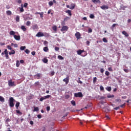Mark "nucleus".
Wrapping results in <instances>:
<instances>
[{
    "label": "nucleus",
    "mask_w": 131,
    "mask_h": 131,
    "mask_svg": "<svg viewBox=\"0 0 131 131\" xmlns=\"http://www.w3.org/2000/svg\"><path fill=\"white\" fill-rule=\"evenodd\" d=\"M9 34L10 35H13V37L15 40H20L21 39L20 35H16V32H15L14 31H11L9 33Z\"/></svg>",
    "instance_id": "1"
},
{
    "label": "nucleus",
    "mask_w": 131,
    "mask_h": 131,
    "mask_svg": "<svg viewBox=\"0 0 131 131\" xmlns=\"http://www.w3.org/2000/svg\"><path fill=\"white\" fill-rule=\"evenodd\" d=\"M14 98L13 97H10L9 98V106L10 107H11L12 108H13V107H14V106H15V104H14Z\"/></svg>",
    "instance_id": "2"
},
{
    "label": "nucleus",
    "mask_w": 131,
    "mask_h": 131,
    "mask_svg": "<svg viewBox=\"0 0 131 131\" xmlns=\"http://www.w3.org/2000/svg\"><path fill=\"white\" fill-rule=\"evenodd\" d=\"M74 97L76 98H82V97H83V95L81 92H78L74 94Z\"/></svg>",
    "instance_id": "3"
},
{
    "label": "nucleus",
    "mask_w": 131,
    "mask_h": 131,
    "mask_svg": "<svg viewBox=\"0 0 131 131\" xmlns=\"http://www.w3.org/2000/svg\"><path fill=\"white\" fill-rule=\"evenodd\" d=\"M8 82L9 86H16V84H15V82L12 81V79L8 80Z\"/></svg>",
    "instance_id": "4"
},
{
    "label": "nucleus",
    "mask_w": 131,
    "mask_h": 131,
    "mask_svg": "<svg viewBox=\"0 0 131 131\" xmlns=\"http://www.w3.org/2000/svg\"><path fill=\"white\" fill-rule=\"evenodd\" d=\"M69 28L67 26H63L62 27L61 29H60V31L63 32L64 31H67L68 30V29Z\"/></svg>",
    "instance_id": "5"
},
{
    "label": "nucleus",
    "mask_w": 131,
    "mask_h": 131,
    "mask_svg": "<svg viewBox=\"0 0 131 131\" xmlns=\"http://www.w3.org/2000/svg\"><path fill=\"white\" fill-rule=\"evenodd\" d=\"M37 37H42V36H45V34L41 32H38L36 35Z\"/></svg>",
    "instance_id": "6"
},
{
    "label": "nucleus",
    "mask_w": 131,
    "mask_h": 131,
    "mask_svg": "<svg viewBox=\"0 0 131 131\" xmlns=\"http://www.w3.org/2000/svg\"><path fill=\"white\" fill-rule=\"evenodd\" d=\"M75 36L78 39H80V37L81 36V34H80V33L79 32H77L75 34Z\"/></svg>",
    "instance_id": "7"
},
{
    "label": "nucleus",
    "mask_w": 131,
    "mask_h": 131,
    "mask_svg": "<svg viewBox=\"0 0 131 131\" xmlns=\"http://www.w3.org/2000/svg\"><path fill=\"white\" fill-rule=\"evenodd\" d=\"M41 74L40 73H37L36 75H34V77L35 78H36L37 79H39L40 77H41Z\"/></svg>",
    "instance_id": "8"
},
{
    "label": "nucleus",
    "mask_w": 131,
    "mask_h": 131,
    "mask_svg": "<svg viewBox=\"0 0 131 131\" xmlns=\"http://www.w3.org/2000/svg\"><path fill=\"white\" fill-rule=\"evenodd\" d=\"M63 81L66 82V84H68V83L69 82V76H68L66 78L63 79Z\"/></svg>",
    "instance_id": "9"
},
{
    "label": "nucleus",
    "mask_w": 131,
    "mask_h": 131,
    "mask_svg": "<svg viewBox=\"0 0 131 131\" xmlns=\"http://www.w3.org/2000/svg\"><path fill=\"white\" fill-rule=\"evenodd\" d=\"M100 8L102 10H108V9H109V6L107 5H103L101 6Z\"/></svg>",
    "instance_id": "10"
},
{
    "label": "nucleus",
    "mask_w": 131,
    "mask_h": 131,
    "mask_svg": "<svg viewBox=\"0 0 131 131\" xmlns=\"http://www.w3.org/2000/svg\"><path fill=\"white\" fill-rule=\"evenodd\" d=\"M82 53H84V50H78L77 51V55H81V54H82Z\"/></svg>",
    "instance_id": "11"
},
{
    "label": "nucleus",
    "mask_w": 131,
    "mask_h": 131,
    "mask_svg": "<svg viewBox=\"0 0 131 131\" xmlns=\"http://www.w3.org/2000/svg\"><path fill=\"white\" fill-rule=\"evenodd\" d=\"M32 28L33 30L38 29V26L37 24L33 25L32 27Z\"/></svg>",
    "instance_id": "12"
},
{
    "label": "nucleus",
    "mask_w": 131,
    "mask_h": 131,
    "mask_svg": "<svg viewBox=\"0 0 131 131\" xmlns=\"http://www.w3.org/2000/svg\"><path fill=\"white\" fill-rule=\"evenodd\" d=\"M65 13L68 14L69 16H70V17L72 16V13H71V10H67L65 11Z\"/></svg>",
    "instance_id": "13"
},
{
    "label": "nucleus",
    "mask_w": 131,
    "mask_h": 131,
    "mask_svg": "<svg viewBox=\"0 0 131 131\" xmlns=\"http://www.w3.org/2000/svg\"><path fill=\"white\" fill-rule=\"evenodd\" d=\"M92 2L94 4H101V1L100 0H92Z\"/></svg>",
    "instance_id": "14"
},
{
    "label": "nucleus",
    "mask_w": 131,
    "mask_h": 131,
    "mask_svg": "<svg viewBox=\"0 0 131 131\" xmlns=\"http://www.w3.org/2000/svg\"><path fill=\"white\" fill-rule=\"evenodd\" d=\"M122 34H123V35H125V36H126V37H128L129 35L128 34L125 32V31H123L122 32Z\"/></svg>",
    "instance_id": "15"
},
{
    "label": "nucleus",
    "mask_w": 131,
    "mask_h": 131,
    "mask_svg": "<svg viewBox=\"0 0 131 131\" xmlns=\"http://www.w3.org/2000/svg\"><path fill=\"white\" fill-rule=\"evenodd\" d=\"M75 8V5L73 3H72L71 4V6H70V10H73L74 8Z\"/></svg>",
    "instance_id": "16"
},
{
    "label": "nucleus",
    "mask_w": 131,
    "mask_h": 131,
    "mask_svg": "<svg viewBox=\"0 0 131 131\" xmlns=\"http://www.w3.org/2000/svg\"><path fill=\"white\" fill-rule=\"evenodd\" d=\"M9 55H15L16 52L14 50H12L11 52L9 53Z\"/></svg>",
    "instance_id": "17"
},
{
    "label": "nucleus",
    "mask_w": 131,
    "mask_h": 131,
    "mask_svg": "<svg viewBox=\"0 0 131 131\" xmlns=\"http://www.w3.org/2000/svg\"><path fill=\"white\" fill-rule=\"evenodd\" d=\"M19 9L21 13H23V12H24V9L23 8V4H21V7H19Z\"/></svg>",
    "instance_id": "18"
},
{
    "label": "nucleus",
    "mask_w": 131,
    "mask_h": 131,
    "mask_svg": "<svg viewBox=\"0 0 131 131\" xmlns=\"http://www.w3.org/2000/svg\"><path fill=\"white\" fill-rule=\"evenodd\" d=\"M21 29L23 31H26V30H27V29H26V27H25V26H21Z\"/></svg>",
    "instance_id": "19"
},
{
    "label": "nucleus",
    "mask_w": 131,
    "mask_h": 131,
    "mask_svg": "<svg viewBox=\"0 0 131 131\" xmlns=\"http://www.w3.org/2000/svg\"><path fill=\"white\" fill-rule=\"evenodd\" d=\"M6 14L8 16H11V15H12V12L10 10H8L6 11Z\"/></svg>",
    "instance_id": "20"
},
{
    "label": "nucleus",
    "mask_w": 131,
    "mask_h": 131,
    "mask_svg": "<svg viewBox=\"0 0 131 131\" xmlns=\"http://www.w3.org/2000/svg\"><path fill=\"white\" fill-rule=\"evenodd\" d=\"M19 106H20V102H16V103L15 104L16 108L18 109Z\"/></svg>",
    "instance_id": "21"
},
{
    "label": "nucleus",
    "mask_w": 131,
    "mask_h": 131,
    "mask_svg": "<svg viewBox=\"0 0 131 131\" xmlns=\"http://www.w3.org/2000/svg\"><path fill=\"white\" fill-rule=\"evenodd\" d=\"M15 20L16 21V22H20V16H19L18 15H17L16 18H15Z\"/></svg>",
    "instance_id": "22"
},
{
    "label": "nucleus",
    "mask_w": 131,
    "mask_h": 131,
    "mask_svg": "<svg viewBox=\"0 0 131 131\" xmlns=\"http://www.w3.org/2000/svg\"><path fill=\"white\" fill-rule=\"evenodd\" d=\"M71 103L72 104V105H73V106H76V103H75V101L74 100H72L71 101Z\"/></svg>",
    "instance_id": "23"
},
{
    "label": "nucleus",
    "mask_w": 131,
    "mask_h": 131,
    "mask_svg": "<svg viewBox=\"0 0 131 131\" xmlns=\"http://www.w3.org/2000/svg\"><path fill=\"white\" fill-rule=\"evenodd\" d=\"M37 14L40 15V18H43V12H38Z\"/></svg>",
    "instance_id": "24"
},
{
    "label": "nucleus",
    "mask_w": 131,
    "mask_h": 131,
    "mask_svg": "<svg viewBox=\"0 0 131 131\" xmlns=\"http://www.w3.org/2000/svg\"><path fill=\"white\" fill-rule=\"evenodd\" d=\"M52 29L54 30V31H55V32H57V27L56 26H54L52 27Z\"/></svg>",
    "instance_id": "25"
},
{
    "label": "nucleus",
    "mask_w": 131,
    "mask_h": 131,
    "mask_svg": "<svg viewBox=\"0 0 131 131\" xmlns=\"http://www.w3.org/2000/svg\"><path fill=\"white\" fill-rule=\"evenodd\" d=\"M42 62H43V63H48L49 60H48L47 58H43L42 60Z\"/></svg>",
    "instance_id": "26"
},
{
    "label": "nucleus",
    "mask_w": 131,
    "mask_h": 131,
    "mask_svg": "<svg viewBox=\"0 0 131 131\" xmlns=\"http://www.w3.org/2000/svg\"><path fill=\"white\" fill-rule=\"evenodd\" d=\"M39 110L38 107H34L33 112H37Z\"/></svg>",
    "instance_id": "27"
},
{
    "label": "nucleus",
    "mask_w": 131,
    "mask_h": 131,
    "mask_svg": "<svg viewBox=\"0 0 131 131\" xmlns=\"http://www.w3.org/2000/svg\"><path fill=\"white\" fill-rule=\"evenodd\" d=\"M16 112L17 113V114H19V115H22V112H21L19 110H16Z\"/></svg>",
    "instance_id": "28"
},
{
    "label": "nucleus",
    "mask_w": 131,
    "mask_h": 131,
    "mask_svg": "<svg viewBox=\"0 0 131 131\" xmlns=\"http://www.w3.org/2000/svg\"><path fill=\"white\" fill-rule=\"evenodd\" d=\"M0 102H5V98L0 96Z\"/></svg>",
    "instance_id": "29"
},
{
    "label": "nucleus",
    "mask_w": 131,
    "mask_h": 131,
    "mask_svg": "<svg viewBox=\"0 0 131 131\" xmlns=\"http://www.w3.org/2000/svg\"><path fill=\"white\" fill-rule=\"evenodd\" d=\"M26 49V46H21L20 48V50L21 51H24V50H25Z\"/></svg>",
    "instance_id": "30"
},
{
    "label": "nucleus",
    "mask_w": 131,
    "mask_h": 131,
    "mask_svg": "<svg viewBox=\"0 0 131 131\" xmlns=\"http://www.w3.org/2000/svg\"><path fill=\"white\" fill-rule=\"evenodd\" d=\"M58 58L59 59V60H64V57H63L61 55H58Z\"/></svg>",
    "instance_id": "31"
},
{
    "label": "nucleus",
    "mask_w": 131,
    "mask_h": 131,
    "mask_svg": "<svg viewBox=\"0 0 131 131\" xmlns=\"http://www.w3.org/2000/svg\"><path fill=\"white\" fill-rule=\"evenodd\" d=\"M43 50L44 52H48V51H49V48H48L47 47H45L43 48Z\"/></svg>",
    "instance_id": "32"
},
{
    "label": "nucleus",
    "mask_w": 131,
    "mask_h": 131,
    "mask_svg": "<svg viewBox=\"0 0 131 131\" xmlns=\"http://www.w3.org/2000/svg\"><path fill=\"white\" fill-rule=\"evenodd\" d=\"M30 24H31V22H30V21H27L26 23V26H30Z\"/></svg>",
    "instance_id": "33"
},
{
    "label": "nucleus",
    "mask_w": 131,
    "mask_h": 131,
    "mask_svg": "<svg viewBox=\"0 0 131 131\" xmlns=\"http://www.w3.org/2000/svg\"><path fill=\"white\" fill-rule=\"evenodd\" d=\"M54 5V3L53 2V1H50L49 2V5L50 6V7H52V6H53Z\"/></svg>",
    "instance_id": "34"
},
{
    "label": "nucleus",
    "mask_w": 131,
    "mask_h": 131,
    "mask_svg": "<svg viewBox=\"0 0 131 131\" xmlns=\"http://www.w3.org/2000/svg\"><path fill=\"white\" fill-rule=\"evenodd\" d=\"M97 77H95L94 78H93V83L95 84L96 83V82H97Z\"/></svg>",
    "instance_id": "35"
},
{
    "label": "nucleus",
    "mask_w": 131,
    "mask_h": 131,
    "mask_svg": "<svg viewBox=\"0 0 131 131\" xmlns=\"http://www.w3.org/2000/svg\"><path fill=\"white\" fill-rule=\"evenodd\" d=\"M16 67H19V66H20V62L19 61V60H17L16 61Z\"/></svg>",
    "instance_id": "36"
},
{
    "label": "nucleus",
    "mask_w": 131,
    "mask_h": 131,
    "mask_svg": "<svg viewBox=\"0 0 131 131\" xmlns=\"http://www.w3.org/2000/svg\"><path fill=\"white\" fill-rule=\"evenodd\" d=\"M105 74L106 76H109V75H110V73L108 71H106Z\"/></svg>",
    "instance_id": "37"
},
{
    "label": "nucleus",
    "mask_w": 131,
    "mask_h": 131,
    "mask_svg": "<svg viewBox=\"0 0 131 131\" xmlns=\"http://www.w3.org/2000/svg\"><path fill=\"white\" fill-rule=\"evenodd\" d=\"M106 91H108V92H111V86H109L106 88Z\"/></svg>",
    "instance_id": "38"
},
{
    "label": "nucleus",
    "mask_w": 131,
    "mask_h": 131,
    "mask_svg": "<svg viewBox=\"0 0 131 131\" xmlns=\"http://www.w3.org/2000/svg\"><path fill=\"white\" fill-rule=\"evenodd\" d=\"M102 41H103V42H108V40H107L106 38H103L102 39Z\"/></svg>",
    "instance_id": "39"
},
{
    "label": "nucleus",
    "mask_w": 131,
    "mask_h": 131,
    "mask_svg": "<svg viewBox=\"0 0 131 131\" xmlns=\"http://www.w3.org/2000/svg\"><path fill=\"white\" fill-rule=\"evenodd\" d=\"M43 100H46V98H45V97H41V98L39 99L40 102H42V101H43Z\"/></svg>",
    "instance_id": "40"
},
{
    "label": "nucleus",
    "mask_w": 131,
    "mask_h": 131,
    "mask_svg": "<svg viewBox=\"0 0 131 131\" xmlns=\"http://www.w3.org/2000/svg\"><path fill=\"white\" fill-rule=\"evenodd\" d=\"M70 19V17L67 16L66 18H64V21H68Z\"/></svg>",
    "instance_id": "41"
},
{
    "label": "nucleus",
    "mask_w": 131,
    "mask_h": 131,
    "mask_svg": "<svg viewBox=\"0 0 131 131\" xmlns=\"http://www.w3.org/2000/svg\"><path fill=\"white\" fill-rule=\"evenodd\" d=\"M51 97V95H48L44 97L45 100H46V99H49V98H50Z\"/></svg>",
    "instance_id": "42"
},
{
    "label": "nucleus",
    "mask_w": 131,
    "mask_h": 131,
    "mask_svg": "<svg viewBox=\"0 0 131 131\" xmlns=\"http://www.w3.org/2000/svg\"><path fill=\"white\" fill-rule=\"evenodd\" d=\"M90 18L91 19H94L95 18V15H94L93 14H91L90 16Z\"/></svg>",
    "instance_id": "43"
},
{
    "label": "nucleus",
    "mask_w": 131,
    "mask_h": 131,
    "mask_svg": "<svg viewBox=\"0 0 131 131\" xmlns=\"http://www.w3.org/2000/svg\"><path fill=\"white\" fill-rule=\"evenodd\" d=\"M78 80L77 81L78 83H80V84H82V81H80V78H78Z\"/></svg>",
    "instance_id": "44"
},
{
    "label": "nucleus",
    "mask_w": 131,
    "mask_h": 131,
    "mask_svg": "<svg viewBox=\"0 0 131 131\" xmlns=\"http://www.w3.org/2000/svg\"><path fill=\"white\" fill-rule=\"evenodd\" d=\"M107 97L108 99H110V98H114V95H107Z\"/></svg>",
    "instance_id": "45"
},
{
    "label": "nucleus",
    "mask_w": 131,
    "mask_h": 131,
    "mask_svg": "<svg viewBox=\"0 0 131 131\" xmlns=\"http://www.w3.org/2000/svg\"><path fill=\"white\" fill-rule=\"evenodd\" d=\"M88 32L89 33H92V32H93V30L91 28H89L88 29Z\"/></svg>",
    "instance_id": "46"
},
{
    "label": "nucleus",
    "mask_w": 131,
    "mask_h": 131,
    "mask_svg": "<svg viewBox=\"0 0 131 131\" xmlns=\"http://www.w3.org/2000/svg\"><path fill=\"white\" fill-rule=\"evenodd\" d=\"M108 71H111V72H112L113 71V69L112 67L108 68Z\"/></svg>",
    "instance_id": "47"
},
{
    "label": "nucleus",
    "mask_w": 131,
    "mask_h": 131,
    "mask_svg": "<svg viewBox=\"0 0 131 131\" xmlns=\"http://www.w3.org/2000/svg\"><path fill=\"white\" fill-rule=\"evenodd\" d=\"M25 53H26V54H29V53H30V51H29V50L28 49H26L25 51Z\"/></svg>",
    "instance_id": "48"
},
{
    "label": "nucleus",
    "mask_w": 131,
    "mask_h": 131,
    "mask_svg": "<svg viewBox=\"0 0 131 131\" xmlns=\"http://www.w3.org/2000/svg\"><path fill=\"white\" fill-rule=\"evenodd\" d=\"M54 75H55V72L54 71H53L51 72V76H54Z\"/></svg>",
    "instance_id": "49"
},
{
    "label": "nucleus",
    "mask_w": 131,
    "mask_h": 131,
    "mask_svg": "<svg viewBox=\"0 0 131 131\" xmlns=\"http://www.w3.org/2000/svg\"><path fill=\"white\" fill-rule=\"evenodd\" d=\"M7 48L8 50H12V47H11L10 45H8L7 46Z\"/></svg>",
    "instance_id": "50"
},
{
    "label": "nucleus",
    "mask_w": 131,
    "mask_h": 131,
    "mask_svg": "<svg viewBox=\"0 0 131 131\" xmlns=\"http://www.w3.org/2000/svg\"><path fill=\"white\" fill-rule=\"evenodd\" d=\"M35 86H37V85H39V82L38 81L35 82Z\"/></svg>",
    "instance_id": "51"
},
{
    "label": "nucleus",
    "mask_w": 131,
    "mask_h": 131,
    "mask_svg": "<svg viewBox=\"0 0 131 131\" xmlns=\"http://www.w3.org/2000/svg\"><path fill=\"white\" fill-rule=\"evenodd\" d=\"M124 106H125V103L120 105L119 106H120V107H121V108H123V107H124Z\"/></svg>",
    "instance_id": "52"
},
{
    "label": "nucleus",
    "mask_w": 131,
    "mask_h": 131,
    "mask_svg": "<svg viewBox=\"0 0 131 131\" xmlns=\"http://www.w3.org/2000/svg\"><path fill=\"white\" fill-rule=\"evenodd\" d=\"M65 98H66V99H69V98H70V95H66L65 96Z\"/></svg>",
    "instance_id": "53"
},
{
    "label": "nucleus",
    "mask_w": 131,
    "mask_h": 131,
    "mask_svg": "<svg viewBox=\"0 0 131 131\" xmlns=\"http://www.w3.org/2000/svg\"><path fill=\"white\" fill-rule=\"evenodd\" d=\"M115 101L116 102H118L119 103H120V102H121V99H116Z\"/></svg>",
    "instance_id": "54"
},
{
    "label": "nucleus",
    "mask_w": 131,
    "mask_h": 131,
    "mask_svg": "<svg viewBox=\"0 0 131 131\" xmlns=\"http://www.w3.org/2000/svg\"><path fill=\"white\" fill-rule=\"evenodd\" d=\"M116 25H118L117 24H114L112 26V28H114V27H115V26H116Z\"/></svg>",
    "instance_id": "55"
},
{
    "label": "nucleus",
    "mask_w": 131,
    "mask_h": 131,
    "mask_svg": "<svg viewBox=\"0 0 131 131\" xmlns=\"http://www.w3.org/2000/svg\"><path fill=\"white\" fill-rule=\"evenodd\" d=\"M120 108V106H117L116 107H114V110H119Z\"/></svg>",
    "instance_id": "56"
},
{
    "label": "nucleus",
    "mask_w": 131,
    "mask_h": 131,
    "mask_svg": "<svg viewBox=\"0 0 131 131\" xmlns=\"http://www.w3.org/2000/svg\"><path fill=\"white\" fill-rule=\"evenodd\" d=\"M27 6H28V3H25L24 5V7L25 8H27Z\"/></svg>",
    "instance_id": "57"
},
{
    "label": "nucleus",
    "mask_w": 131,
    "mask_h": 131,
    "mask_svg": "<svg viewBox=\"0 0 131 131\" xmlns=\"http://www.w3.org/2000/svg\"><path fill=\"white\" fill-rule=\"evenodd\" d=\"M61 24L62 26H64V25H65V21H62Z\"/></svg>",
    "instance_id": "58"
},
{
    "label": "nucleus",
    "mask_w": 131,
    "mask_h": 131,
    "mask_svg": "<svg viewBox=\"0 0 131 131\" xmlns=\"http://www.w3.org/2000/svg\"><path fill=\"white\" fill-rule=\"evenodd\" d=\"M5 57L7 59H9V53L5 54Z\"/></svg>",
    "instance_id": "59"
},
{
    "label": "nucleus",
    "mask_w": 131,
    "mask_h": 131,
    "mask_svg": "<svg viewBox=\"0 0 131 131\" xmlns=\"http://www.w3.org/2000/svg\"><path fill=\"white\" fill-rule=\"evenodd\" d=\"M124 71L126 73H128V69H124Z\"/></svg>",
    "instance_id": "60"
},
{
    "label": "nucleus",
    "mask_w": 131,
    "mask_h": 131,
    "mask_svg": "<svg viewBox=\"0 0 131 131\" xmlns=\"http://www.w3.org/2000/svg\"><path fill=\"white\" fill-rule=\"evenodd\" d=\"M55 51H59V50H60V48H59V47H56L55 48Z\"/></svg>",
    "instance_id": "61"
},
{
    "label": "nucleus",
    "mask_w": 131,
    "mask_h": 131,
    "mask_svg": "<svg viewBox=\"0 0 131 131\" xmlns=\"http://www.w3.org/2000/svg\"><path fill=\"white\" fill-rule=\"evenodd\" d=\"M50 110H51V107L50 106H47V111H50Z\"/></svg>",
    "instance_id": "62"
},
{
    "label": "nucleus",
    "mask_w": 131,
    "mask_h": 131,
    "mask_svg": "<svg viewBox=\"0 0 131 131\" xmlns=\"http://www.w3.org/2000/svg\"><path fill=\"white\" fill-rule=\"evenodd\" d=\"M31 54L33 55V56H35V51H32L31 52Z\"/></svg>",
    "instance_id": "63"
},
{
    "label": "nucleus",
    "mask_w": 131,
    "mask_h": 131,
    "mask_svg": "<svg viewBox=\"0 0 131 131\" xmlns=\"http://www.w3.org/2000/svg\"><path fill=\"white\" fill-rule=\"evenodd\" d=\"M100 72L101 73H104V69H101Z\"/></svg>",
    "instance_id": "64"
}]
</instances>
